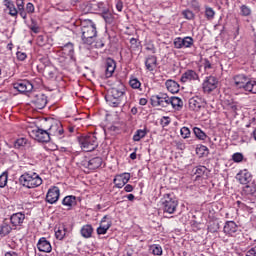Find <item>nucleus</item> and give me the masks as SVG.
<instances>
[{
    "instance_id": "nucleus-53",
    "label": "nucleus",
    "mask_w": 256,
    "mask_h": 256,
    "mask_svg": "<svg viewBox=\"0 0 256 256\" xmlns=\"http://www.w3.org/2000/svg\"><path fill=\"white\" fill-rule=\"evenodd\" d=\"M107 231H109V229L105 226H99L96 230L97 235H107Z\"/></svg>"
},
{
    "instance_id": "nucleus-11",
    "label": "nucleus",
    "mask_w": 256,
    "mask_h": 256,
    "mask_svg": "<svg viewBox=\"0 0 256 256\" xmlns=\"http://www.w3.org/2000/svg\"><path fill=\"white\" fill-rule=\"evenodd\" d=\"M174 49H191L195 40L191 36L176 37L173 41Z\"/></svg>"
},
{
    "instance_id": "nucleus-51",
    "label": "nucleus",
    "mask_w": 256,
    "mask_h": 256,
    "mask_svg": "<svg viewBox=\"0 0 256 256\" xmlns=\"http://www.w3.org/2000/svg\"><path fill=\"white\" fill-rule=\"evenodd\" d=\"M94 47L96 49H103L105 47V38H100L95 41Z\"/></svg>"
},
{
    "instance_id": "nucleus-7",
    "label": "nucleus",
    "mask_w": 256,
    "mask_h": 256,
    "mask_svg": "<svg viewBox=\"0 0 256 256\" xmlns=\"http://www.w3.org/2000/svg\"><path fill=\"white\" fill-rule=\"evenodd\" d=\"M160 203L163 213H168L169 215H173L179 205L177 198L173 194H164Z\"/></svg>"
},
{
    "instance_id": "nucleus-57",
    "label": "nucleus",
    "mask_w": 256,
    "mask_h": 256,
    "mask_svg": "<svg viewBox=\"0 0 256 256\" xmlns=\"http://www.w3.org/2000/svg\"><path fill=\"white\" fill-rule=\"evenodd\" d=\"M16 57H17L18 61H25L27 59V53L17 52Z\"/></svg>"
},
{
    "instance_id": "nucleus-2",
    "label": "nucleus",
    "mask_w": 256,
    "mask_h": 256,
    "mask_svg": "<svg viewBox=\"0 0 256 256\" xmlns=\"http://www.w3.org/2000/svg\"><path fill=\"white\" fill-rule=\"evenodd\" d=\"M82 41L85 45H92L97 37V25L92 20L81 23Z\"/></svg>"
},
{
    "instance_id": "nucleus-5",
    "label": "nucleus",
    "mask_w": 256,
    "mask_h": 256,
    "mask_svg": "<svg viewBox=\"0 0 256 256\" xmlns=\"http://www.w3.org/2000/svg\"><path fill=\"white\" fill-rule=\"evenodd\" d=\"M78 142L82 151H85V153H91V151H95V149L99 147L97 136H95L93 133L80 136L78 138Z\"/></svg>"
},
{
    "instance_id": "nucleus-31",
    "label": "nucleus",
    "mask_w": 256,
    "mask_h": 256,
    "mask_svg": "<svg viewBox=\"0 0 256 256\" xmlns=\"http://www.w3.org/2000/svg\"><path fill=\"white\" fill-rule=\"evenodd\" d=\"M165 85H166L167 91H169L172 94L177 93L180 89L179 83H177V81L175 80L169 79L165 82Z\"/></svg>"
},
{
    "instance_id": "nucleus-8",
    "label": "nucleus",
    "mask_w": 256,
    "mask_h": 256,
    "mask_svg": "<svg viewBox=\"0 0 256 256\" xmlns=\"http://www.w3.org/2000/svg\"><path fill=\"white\" fill-rule=\"evenodd\" d=\"M60 63H70V61H75V46L73 43H67L58 52Z\"/></svg>"
},
{
    "instance_id": "nucleus-6",
    "label": "nucleus",
    "mask_w": 256,
    "mask_h": 256,
    "mask_svg": "<svg viewBox=\"0 0 256 256\" xmlns=\"http://www.w3.org/2000/svg\"><path fill=\"white\" fill-rule=\"evenodd\" d=\"M46 129H48V135L51 137H56V139H63L65 137V130L63 129V124L59 120H46Z\"/></svg>"
},
{
    "instance_id": "nucleus-43",
    "label": "nucleus",
    "mask_w": 256,
    "mask_h": 256,
    "mask_svg": "<svg viewBox=\"0 0 256 256\" xmlns=\"http://www.w3.org/2000/svg\"><path fill=\"white\" fill-rule=\"evenodd\" d=\"M150 251H152V255H157V256L163 255V248L159 244H154L150 246Z\"/></svg>"
},
{
    "instance_id": "nucleus-28",
    "label": "nucleus",
    "mask_w": 256,
    "mask_h": 256,
    "mask_svg": "<svg viewBox=\"0 0 256 256\" xmlns=\"http://www.w3.org/2000/svg\"><path fill=\"white\" fill-rule=\"evenodd\" d=\"M62 205H64V207H67L68 211L71 210L73 207H75V205H77V197L73 195L64 197L62 200Z\"/></svg>"
},
{
    "instance_id": "nucleus-26",
    "label": "nucleus",
    "mask_w": 256,
    "mask_h": 256,
    "mask_svg": "<svg viewBox=\"0 0 256 256\" xmlns=\"http://www.w3.org/2000/svg\"><path fill=\"white\" fill-rule=\"evenodd\" d=\"M147 71H155L157 69V56L150 55L145 60Z\"/></svg>"
},
{
    "instance_id": "nucleus-27",
    "label": "nucleus",
    "mask_w": 256,
    "mask_h": 256,
    "mask_svg": "<svg viewBox=\"0 0 256 256\" xmlns=\"http://www.w3.org/2000/svg\"><path fill=\"white\" fill-rule=\"evenodd\" d=\"M67 235V226L65 224H60L55 228V237L58 241H63Z\"/></svg>"
},
{
    "instance_id": "nucleus-14",
    "label": "nucleus",
    "mask_w": 256,
    "mask_h": 256,
    "mask_svg": "<svg viewBox=\"0 0 256 256\" xmlns=\"http://www.w3.org/2000/svg\"><path fill=\"white\" fill-rule=\"evenodd\" d=\"M59 197H61V190L57 186H52L46 194V202L53 205L59 201Z\"/></svg>"
},
{
    "instance_id": "nucleus-46",
    "label": "nucleus",
    "mask_w": 256,
    "mask_h": 256,
    "mask_svg": "<svg viewBox=\"0 0 256 256\" xmlns=\"http://www.w3.org/2000/svg\"><path fill=\"white\" fill-rule=\"evenodd\" d=\"M180 134L181 137H183V139H189L191 137V130H189L188 127H182L180 130Z\"/></svg>"
},
{
    "instance_id": "nucleus-3",
    "label": "nucleus",
    "mask_w": 256,
    "mask_h": 256,
    "mask_svg": "<svg viewBox=\"0 0 256 256\" xmlns=\"http://www.w3.org/2000/svg\"><path fill=\"white\" fill-rule=\"evenodd\" d=\"M233 81L237 89H244V91H248V93L256 94V81L251 80V78L247 77V75L245 74L234 75Z\"/></svg>"
},
{
    "instance_id": "nucleus-23",
    "label": "nucleus",
    "mask_w": 256,
    "mask_h": 256,
    "mask_svg": "<svg viewBox=\"0 0 256 256\" xmlns=\"http://www.w3.org/2000/svg\"><path fill=\"white\" fill-rule=\"evenodd\" d=\"M236 179L241 183V185H247L248 183H251L252 176L247 169L240 171Z\"/></svg>"
},
{
    "instance_id": "nucleus-17",
    "label": "nucleus",
    "mask_w": 256,
    "mask_h": 256,
    "mask_svg": "<svg viewBox=\"0 0 256 256\" xmlns=\"http://www.w3.org/2000/svg\"><path fill=\"white\" fill-rule=\"evenodd\" d=\"M130 179H131V174L125 172V173L116 175L113 180V183L115 187H117V189H123V187H125V185L129 183Z\"/></svg>"
},
{
    "instance_id": "nucleus-61",
    "label": "nucleus",
    "mask_w": 256,
    "mask_h": 256,
    "mask_svg": "<svg viewBox=\"0 0 256 256\" xmlns=\"http://www.w3.org/2000/svg\"><path fill=\"white\" fill-rule=\"evenodd\" d=\"M116 9H117V11H119L120 13H121V11H123V1L117 0V2H116Z\"/></svg>"
},
{
    "instance_id": "nucleus-64",
    "label": "nucleus",
    "mask_w": 256,
    "mask_h": 256,
    "mask_svg": "<svg viewBox=\"0 0 256 256\" xmlns=\"http://www.w3.org/2000/svg\"><path fill=\"white\" fill-rule=\"evenodd\" d=\"M147 103H148L147 98H140L139 105L145 106L147 105Z\"/></svg>"
},
{
    "instance_id": "nucleus-12",
    "label": "nucleus",
    "mask_w": 256,
    "mask_h": 256,
    "mask_svg": "<svg viewBox=\"0 0 256 256\" xmlns=\"http://www.w3.org/2000/svg\"><path fill=\"white\" fill-rule=\"evenodd\" d=\"M217 85H219V80L215 76H208L205 78L202 89L204 93H212V91H215L217 89Z\"/></svg>"
},
{
    "instance_id": "nucleus-15",
    "label": "nucleus",
    "mask_w": 256,
    "mask_h": 256,
    "mask_svg": "<svg viewBox=\"0 0 256 256\" xmlns=\"http://www.w3.org/2000/svg\"><path fill=\"white\" fill-rule=\"evenodd\" d=\"M206 105H207V103L205 102V100H203V98H201L199 96L192 97L189 100V110L190 111L199 112V111H201V109H205Z\"/></svg>"
},
{
    "instance_id": "nucleus-58",
    "label": "nucleus",
    "mask_w": 256,
    "mask_h": 256,
    "mask_svg": "<svg viewBox=\"0 0 256 256\" xmlns=\"http://www.w3.org/2000/svg\"><path fill=\"white\" fill-rule=\"evenodd\" d=\"M30 30L32 33H40L41 31V28L37 25V23H33L31 26H30Z\"/></svg>"
},
{
    "instance_id": "nucleus-48",
    "label": "nucleus",
    "mask_w": 256,
    "mask_h": 256,
    "mask_svg": "<svg viewBox=\"0 0 256 256\" xmlns=\"http://www.w3.org/2000/svg\"><path fill=\"white\" fill-rule=\"evenodd\" d=\"M203 67L205 71H211L214 69L213 63L207 58L203 60Z\"/></svg>"
},
{
    "instance_id": "nucleus-56",
    "label": "nucleus",
    "mask_w": 256,
    "mask_h": 256,
    "mask_svg": "<svg viewBox=\"0 0 256 256\" xmlns=\"http://www.w3.org/2000/svg\"><path fill=\"white\" fill-rule=\"evenodd\" d=\"M146 51H150L151 53H156L157 49L155 48V44H153V42H149L146 45Z\"/></svg>"
},
{
    "instance_id": "nucleus-42",
    "label": "nucleus",
    "mask_w": 256,
    "mask_h": 256,
    "mask_svg": "<svg viewBox=\"0 0 256 256\" xmlns=\"http://www.w3.org/2000/svg\"><path fill=\"white\" fill-rule=\"evenodd\" d=\"M7 181H9V172L4 171L0 175V188L3 189L4 187H7Z\"/></svg>"
},
{
    "instance_id": "nucleus-37",
    "label": "nucleus",
    "mask_w": 256,
    "mask_h": 256,
    "mask_svg": "<svg viewBox=\"0 0 256 256\" xmlns=\"http://www.w3.org/2000/svg\"><path fill=\"white\" fill-rule=\"evenodd\" d=\"M129 85L132 89L143 91V89H141V81H139L135 76H130Z\"/></svg>"
},
{
    "instance_id": "nucleus-47",
    "label": "nucleus",
    "mask_w": 256,
    "mask_h": 256,
    "mask_svg": "<svg viewBox=\"0 0 256 256\" xmlns=\"http://www.w3.org/2000/svg\"><path fill=\"white\" fill-rule=\"evenodd\" d=\"M112 222L111 220H107V215H105L100 221V227H107V229H111Z\"/></svg>"
},
{
    "instance_id": "nucleus-38",
    "label": "nucleus",
    "mask_w": 256,
    "mask_h": 256,
    "mask_svg": "<svg viewBox=\"0 0 256 256\" xmlns=\"http://www.w3.org/2000/svg\"><path fill=\"white\" fill-rule=\"evenodd\" d=\"M252 13H253V10H251V7L245 4L240 6V15L242 17H251Z\"/></svg>"
},
{
    "instance_id": "nucleus-1",
    "label": "nucleus",
    "mask_w": 256,
    "mask_h": 256,
    "mask_svg": "<svg viewBox=\"0 0 256 256\" xmlns=\"http://www.w3.org/2000/svg\"><path fill=\"white\" fill-rule=\"evenodd\" d=\"M125 93V85L123 83H119L118 85L110 89L105 99L110 107H119V105H121V103H123V100L125 99Z\"/></svg>"
},
{
    "instance_id": "nucleus-21",
    "label": "nucleus",
    "mask_w": 256,
    "mask_h": 256,
    "mask_svg": "<svg viewBox=\"0 0 256 256\" xmlns=\"http://www.w3.org/2000/svg\"><path fill=\"white\" fill-rule=\"evenodd\" d=\"M115 69H117V63L112 58L106 59L105 63V77L109 79L113 77V73H115Z\"/></svg>"
},
{
    "instance_id": "nucleus-33",
    "label": "nucleus",
    "mask_w": 256,
    "mask_h": 256,
    "mask_svg": "<svg viewBox=\"0 0 256 256\" xmlns=\"http://www.w3.org/2000/svg\"><path fill=\"white\" fill-rule=\"evenodd\" d=\"M17 9L22 19H27V12L25 11V0H16Z\"/></svg>"
},
{
    "instance_id": "nucleus-19",
    "label": "nucleus",
    "mask_w": 256,
    "mask_h": 256,
    "mask_svg": "<svg viewBox=\"0 0 256 256\" xmlns=\"http://www.w3.org/2000/svg\"><path fill=\"white\" fill-rule=\"evenodd\" d=\"M239 231V226L237 225V223H235V221H226L224 228H223V232L225 233V235H227L228 237H234L235 233H237Z\"/></svg>"
},
{
    "instance_id": "nucleus-52",
    "label": "nucleus",
    "mask_w": 256,
    "mask_h": 256,
    "mask_svg": "<svg viewBox=\"0 0 256 256\" xmlns=\"http://www.w3.org/2000/svg\"><path fill=\"white\" fill-rule=\"evenodd\" d=\"M206 171H207V167L198 166V167H196L195 175H198V177H201V175H205Z\"/></svg>"
},
{
    "instance_id": "nucleus-20",
    "label": "nucleus",
    "mask_w": 256,
    "mask_h": 256,
    "mask_svg": "<svg viewBox=\"0 0 256 256\" xmlns=\"http://www.w3.org/2000/svg\"><path fill=\"white\" fill-rule=\"evenodd\" d=\"M37 249H38V251H40L42 253H51V251H53L51 242H49V240H47V238H45V237H41L38 240Z\"/></svg>"
},
{
    "instance_id": "nucleus-4",
    "label": "nucleus",
    "mask_w": 256,
    "mask_h": 256,
    "mask_svg": "<svg viewBox=\"0 0 256 256\" xmlns=\"http://www.w3.org/2000/svg\"><path fill=\"white\" fill-rule=\"evenodd\" d=\"M19 181L27 189H35L43 185V179L35 172H25L20 176Z\"/></svg>"
},
{
    "instance_id": "nucleus-25",
    "label": "nucleus",
    "mask_w": 256,
    "mask_h": 256,
    "mask_svg": "<svg viewBox=\"0 0 256 256\" xmlns=\"http://www.w3.org/2000/svg\"><path fill=\"white\" fill-rule=\"evenodd\" d=\"M243 193L246 195L251 201L255 203L256 201V187L253 185H246L243 187Z\"/></svg>"
},
{
    "instance_id": "nucleus-35",
    "label": "nucleus",
    "mask_w": 256,
    "mask_h": 256,
    "mask_svg": "<svg viewBox=\"0 0 256 256\" xmlns=\"http://www.w3.org/2000/svg\"><path fill=\"white\" fill-rule=\"evenodd\" d=\"M43 74L48 79H55V75H57V70L53 66H45L43 70Z\"/></svg>"
},
{
    "instance_id": "nucleus-36",
    "label": "nucleus",
    "mask_w": 256,
    "mask_h": 256,
    "mask_svg": "<svg viewBox=\"0 0 256 256\" xmlns=\"http://www.w3.org/2000/svg\"><path fill=\"white\" fill-rule=\"evenodd\" d=\"M204 9L205 19H207V21H213V19H215V10L210 6H205Z\"/></svg>"
},
{
    "instance_id": "nucleus-44",
    "label": "nucleus",
    "mask_w": 256,
    "mask_h": 256,
    "mask_svg": "<svg viewBox=\"0 0 256 256\" xmlns=\"http://www.w3.org/2000/svg\"><path fill=\"white\" fill-rule=\"evenodd\" d=\"M245 159V156H243V153L241 152H236L232 155V161L234 163H241Z\"/></svg>"
},
{
    "instance_id": "nucleus-39",
    "label": "nucleus",
    "mask_w": 256,
    "mask_h": 256,
    "mask_svg": "<svg viewBox=\"0 0 256 256\" xmlns=\"http://www.w3.org/2000/svg\"><path fill=\"white\" fill-rule=\"evenodd\" d=\"M193 133L197 139H200V141H205V139H207V134L203 132V130H201L199 127H194Z\"/></svg>"
},
{
    "instance_id": "nucleus-50",
    "label": "nucleus",
    "mask_w": 256,
    "mask_h": 256,
    "mask_svg": "<svg viewBox=\"0 0 256 256\" xmlns=\"http://www.w3.org/2000/svg\"><path fill=\"white\" fill-rule=\"evenodd\" d=\"M189 6L194 9V11H199L201 9V5L197 0H188Z\"/></svg>"
},
{
    "instance_id": "nucleus-55",
    "label": "nucleus",
    "mask_w": 256,
    "mask_h": 256,
    "mask_svg": "<svg viewBox=\"0 0 256 256\" xmlns=\"http://www.w3.org/2000/svg\"><path fill=\"white\" fill-rule=\"evenodd\" d=\"M238 209H241L242 211H249V206H247L245 203L241 201H236Z\"/></svg>"
},
{
    "instance_id": "nucleus-54",
    "label": "nucleus",
    "mask_w": 256,
    "mask_h": 256,
    "mask_svg": "<svg viewBox=\"0 0 256 256\" xmlns=\"http://www.w3.org/2000/svg\"><path fill=\"white\" fill-rule=\"evenodd\" d=\"M24 145H27V139L25 138L17 139L15 142V147H24Z\"/></svg>"
},
{
    "instance_id": "nucleus-49",
    "label": "nucleus",
    "mask_w": 256,
    "mask_h": 256,
    "mask_svg": "<svg viewBox=\"0 0 256 256\" xmlns=\"http://www.w3.org/2000/svg\"><path fill=\"white\" fill-rule=\"evenodd\" d=\"M171 124V117L169 116H163L160 120V125L162 127H169V125Z\"/></svg>"
},
{
    "instance_id": "nucleus-60",
    "label": "nucleus",
    "mask_w": 256,
    "mask_h": 256,
    "mask_svg": "<svg viewBox=\"0 0 256 256\" xmlns=\"http://www.w3.org/2000/svg\"><path fill=\"white\" fill-rule=\"evenodd\" d=\"M228 109L230 111H232V113H237V110H238V106H237V103L235 102H232L228 105Z\"/></svg>"
},
{
    "instance_id": "nucleus-63",
    "label": "nucleus",
    "mask_w": 256,
    "mask_h": 256,
    "mask_svg": "<svg viewBox=\"0 0 256 256\" xmlns=\"http://www.w3.org/2000/svg\"><path fill=\"white\" fill-rule=\"evenodd\" d=\"M133 185H131V184H127L125 187H124V191L126 192V193H131L132 191H133Z\"/></svg>"
},
{
    "instance_id": "nucleus-59",
    "label": "nucleus",
    "mask_w": 256,
    "mask_h": 256,
    "mask_svg": "<svg viewBox=\"0 0 256 256\" xmlns=\"http://www.w3.org/2000/svg\"><path fill=\"white\" fill-rule=\"evenodd\" d=\"M26 13H35V6L33 3L29 2L26 5Z\"/></svg>"
},
{
    "instance_id": "nucleus-40",
    "label": "nucleus",
    "mask_w": 256,
    "mask_h": 256,
    "mask_svg": "<svg viewBox=\"0 0 256 256\" xmlns=\"http://www.w3.org/2000/svg\"><path fill=\"white\" fill-rule=\"evenodd\" d=\"M147 136V129H139L133 135V141H140Z\"/></svg>"
},
{
    "instance_id": "nucleus-18",
    "label": "nucleus",
    "mask_w": 256,
    "mask_h": 256,
    "mask_svg": "<svg viewBox=\"0 0 256 256\" xmlns=\"http://www.w3.org/2000/svg\"><path fill=\"white\" fill-rule=\"evenodd\" d=\"M181 83H192V81H199V74L192 69L186 70L180 78Z\"/></svg>"
},
{
    "instance_id": "nucleus-24",
    "label": "nucleus",
    "mask_w": 256,
    "mask_h": 256,
    "mask_svg": "<svg viewBox=\"0 0 256 256\" xmlns=\"http://www.w3.org/2000/svg\"><path fill=\"white\" fill-rule=\"evenodd\" d=\"M84 165L87 166L91 171H95V169H99V167L103 165V158L94 157L86 162Z\"/></svg>"
},
{
    "instance_id": "nucleus-32",
    "label": "nucleus",
    "mask_w": 256,
    "mask_h": 256,
    "mask_svg": "<svg viewBox=\"0 0 256 256\" xmlns=\"http://www.w3.org/2000/svg\"><path fill=\"white\" fill-rule=\"evenodd\" d=\"M5 6L9 10V15L11 17H17L19 15V9L15 7V4L11 0H5Z\"/></svg>"
},
{
    "instance_id": "nucleus-22",
    "label": "nucleus",
    "mask_w": 256,
    "mask_h": 256,
    "mask_svg": "<svg viewBox=\"0 0 256 256\" xmlns=\"http://www.w3.org/2000/svg\"><path fill=\"white\" fill-rule=\"evenodd\" d=\"M25 221V214L22 212L14 213L10 217V223L13 227H21Z\"/></svg>"
},
{
    "instance_id": "nucleus-9",
    "label": "nucleus",
    "mask_w": 256,
    "mask_h": 256,
    "mask_svg": "<svg viewBox=\"0 0 256 256\" xmlns=\"http://www.w3.org/2000/svg\"><path fill=\"white\" fill-rule=\"evenodd\" d=\"M30 137L38 141V143H49L51 137L49 136V130L45 125L44 128L36 127L29 132Z\"/></svg>"
},
{
    "instance_id": "nucleus-13",
    "label": "nucleus",
    "mask_w": 256,
    "mask_h": 256,
    "mask_svg": "<svg viewBox=\"0 0 256 256\" xmlns=\"http://www.w3.org/2000/svg\"><path fill=\"white\" fill-rule=\"evenodd\" d=\"M31 103L35 109H45L47 107V96L43 93L32 94Z\"/></svg>"
},
{
    "instance_id": "nucleus-45",
    "label": "nucleus",
    "mask_w": 256,
    "mask_h": 256,
    "mask_svg": "<svg viewBox=\"0 0 256 256\" xmlns=\"http://www.w3.org/2000/svg\"><path fill=\"white\" fill-rule=\"evenodd\" d=\"M182 15L184 17V19H187L188 21H193V19H195V13H193V11L191 10H184L182 12Z\"/></svg>"
},
{
    "instance_id": "nucleus-16",
    "label": "nucleus",
    "mask_w": 256,
    "mask_h": 256,
    "mask_svg": "<svg viewBox=\"0 0 256 256\" xmlns=\"http://www.w3.org/2000/svg\"><path fill=\"white\" fill-rule=\"evenodd\" d=\"M13 88L19 93H31L33 91V84L29 80H19L13 84Z\"/></svg>"
},
{
    "instance_id": "nucleus-10",
    "label": "nucleus",
    "mask_w": 256,
    "mask_h": 256,
    "mask_svg": "<svg viewBox=\"0 0 256 256\" xmlns=\"http://www.w3.org/2000/svg\"><path fill=\"white\" fill-rule=\"evenodd\" d=\"M152 107L167 108L170 105L171 97L167 93L160 92L150 98Z\"/></svg>"
},
{
    "instance_id": "nucleus-62",
    "label": "nucleus",
    "mask_w": 256,
    "mask_h": 256,
    "mask_svg": "<svg viewBox=\"0 0 256 256\" xmlns=\"http://www.w3.org/2000/svg\"><path fill=\"white\" fill-rule=\"evenodd\" d=\"M4 256H19V253H17L16 251L10 250L5 252Z\"/></svg>"
},
{
    "instance_id": "nucleus-30",
    "label": "nucleus",
    "mask_w": 256,
    "mask_h": 256,
    "mask_svg": "<svg viewBox=\"0 0 256 256\" xmlns=\"http://www.w3.org/2000/svg\"><path fill=\"white\" fill-rule=\"evenodd\" d=\"M80 235H82L84 239H91L93 237V226L90 224L82 226Z\"/></svg>"
},
{
    "instance_id": "nucleus-29",
    "label": "nucleus",
    "mask_w": 256,
    "mask_h": 256,
    "mask_svg": "<svg viewBox=\"0 0 256 256\" xmlns=\"http://www.w3.org/2000/svg\"><path fill=\"white\" fill-rule=\"evenodd\" d=\"M170 105L175 111H181L183 109V100L177 96H171Z\"/></svg>"
},
{
    "instance_id": "nucleus-41",
    "label": "nucleus",
    "mask_w": 256,
    "mask_h": 256,
    "mask_svg": "<svg viewBox=\"0 0 256 256\" xmlns=\"http://www.w3.org/2000/svg\"><path fill=\"white\" fill-rule=\"evenodd\" d=\"M196 154L200 157H207L209 155V148L205 145H200L196 148Z\"/></svg>"
},
{
    "instance_id": "nucleus-34",
    "label": "nucleus",
    "mask_w": 256,
    "mask_h": 256,
    "mask_svg": "<svg viewBox=\"0 0 256 256\" xmlns=\"http://www.w3.org/2000/svg\"><path fill=\"white\" fill-rule=\"evenodd\" d=\"M13 231V228H11V225L7 222H3L0 224V236L1 237H7Z\"/></svg>"
}]
</instances>
